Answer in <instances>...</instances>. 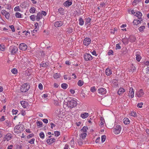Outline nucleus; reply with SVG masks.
<instances>
[{
  "instance_id": "nucleus-15",
  "label": "nucleus",
  "mask_w": 149,
  "mask_h": 149,
  "mask_svg": "<svg viewBox=\"0 0 149 149\" xmlns=\"http://www.w3.org/2000/svg\"><path fill=\"white\" fill-rule=\"evenodd\" d=\"M20 103L22 106L24 108H27L29 105L28 103L27 102L25 101H22L20 102Z\"/></svg>"
},
{
  "instance_id": "nucleus-45",
  "label": "nucleus",
  "mask_w": 149,
  "mask_h": 149,
  "mask_svg": "<svg viewBox=\"0 0 149 149\" xmlns=\"http://www.w3.org/2000/svg\"><path fill=\"white\" fill-rule=\"evenodd\" d=\"M104 123V119L103 118H101V122L100 125V126L101 127H102L103 126Z\"/></svg>"
},
{
  "instance_id": "nucleus-10",
  "label": "nucleus",
  "mask_w": 149,
  "mask_h": 149,
  "mask_svg": "<svg viewBox=\"0 0 149 149\" xmlns=\"http://www.w3.org/2000/svg\"><path fill=\"white\" fill-rule=\"evenodd\" d=\"M19 48L20 49L25 51L26 49L27 46L26 44L22 43L19 45Z\"/></svg>"
},
{
  "instance_id": "nucleus-14",
  "label": "nucleus",
  "mask_w": 149,
  "mask_h": 149,
  "mask_svg": "<svg viewBox=\"0 0 149 149\" xmlns=\"http://www.w3.org/2000/svg\"><path fill=\"white\" fill-rule=\"evenodd\" d=\"M63 24V22L61 21H58L56 22L54 24V26L55 27H59L62 26Z\"/></svg>"
},
{
  "instance_id": "nucleus-34",
  "label": "nucleus",
  "mask_w": 149,
  "mask_h": 149,
  "mask_svg": "<svg viewBox=\"0 0 149 149\" xmlns=\"http://www.w3.org/2000/svg\"><path fill=\"white\" fill-rule=\"evenodd\" d=\"M88 129V128L87 127L84 126L81 130V131L82 132H86Z\"/></svg>"
},
{
  "instance_id": "nucleus-39",
  "label": "nucleus",
  "mask_w": 149,
  "mask_h": 149,
  "mask_svg": "<svg viewBox=\"0 0 149 149\" xmlns=\"http://www.w3.org/2000/svg\"><path fill=\"white\" fill-rule=\"evenodd\" d=\"M136 59L137 61H140V60L141 59V56L138 54H136Z\"/></svg>"
},
{
  "instance_id": "nucleus-22",
  "label": "nucleus",
  "mask_w": 149,
  "mask_h": 149,
  "mask_svg": "<svg viewBox=\"0 0 149 149\" xmlns=\"http://www.w3.org/2000/svg\"><path fill=\"white\" fill-rule=\"evenodd\" d=\"M89 116L88 113L86 112H84L82 113L81 115V116L84 119L87 118Z\"/></svg>"
},
{
  "instance_id": "nucleus-29",
  "label": "nucleus",
  "mask_w": 149,
  "mask_h": 149,
  "mask_svg": "<svg viewBox=\"0 0 149 149\" xmlns=\"http://www.w3.org/2000/svg\"><path fill=\"white\" fill-rule=\"evenodd\" d=\"M16 18H22V15L18 12H16L15 14Z\"/></svg>"
},
{
  "instance_id": "nucleus-56",
  "label": "nucleus",
  "mask_w": 149,
  "mask_h": 149,
  "mask_svg": "<svg viewBox=\"0 0 149 149\" xmlns=\"http://www.w3.org/2000/svg\"><path fill=\"white\" fill-rule=\"evenodd\" d=\"M21 113L22 115L23 116H24L26 114V112L24 110H22L21 111Z\"/></svg>"
},
{
  "instance_id": "nucleus-55",
  "label": "nucleus",
  "mask_w": 149,
  "mask_h": 149,
  "mask_svg": "<svg viewBox=\"0 0 149 149\" xmlns=\"http://www.w3.org/2000/svg\"><path fill=\"white\" fill-rule=\"evenodd\" d=\"M113 53V51L112 50H109L108 51V55H110L112 54Z\"/></svg>"
},
{
  "instance_id": "nucleus-52",
  "label": "nucleus",
  "mask_w": 149,
  "mask_h": 149,
  "mask_svg": "<svg viewBox=\"0 0 149 149\" xmlns=\"http://www.w3.org/2000/svg\"><path fill=\"white\" fill-rule=\"evenodd\" d=\"M18 112V110H16L13 109L12 110V112L13 115L16 114Z\"/></svg>"
},
{
  "instance_id": "nucleus-24",
  "label": "nucleus",
  "mask_w": 149,
  "mask_h": 149,
  "mask_svg": "<svg viewBox=\"0 0 149 149\" xmlns=\"http://www.w3.org/2000/svg\"><path fill=\"white\" fill-rule=\"evenodd\" d=\"M142 14L139 11L136 12L135 16L137 17L138 19H141L142 16Z\"/></svg>"
},
{
  "instance_id": "nucleus-12",
  "label": "nucleus",
  "mask_w": 149,
  "mask_h": 149,
  "mask_svg": "<svg viewBox=\"0 0 149 149\" xmlns=\"http://www.w3.org/2000/svg\"><path fill=\"white\" fill-rule=\"evenodd\" d=\"M12 137V135L10 133H8L5 136L4 140L8 141L11 139Z\"/></svg>"
},
{
  "instance_id": "nucleus-60",
  "label": "nucleus",
  "mask_w": 149,
  "mask_h": 149,
  "mask_svg": "<svg viewBox=\"0 0 149 149\" xmlns=\"http://www.w3.org/2000/svg\"><path fill=\"white\" fill-rule=\"evenodd\" d=\"M5 8L7 9H10L11 8V7L9 5L7 4L5 6Z\"/></svg>"
},
{
  "instance_id": "nucleus-27",
  "label": "nucleus",
  "mask_w": 149,
  "mask_h": 149,
  "mask_svg": "<svg viewBox=\"0 0 149 149\" xmlns=\"http://www.w3.org/2000/svg\"><path fill=\"white\" fill-rule=\"evenodd\" d=\"M35 26L36 28L33 30V33H35V32H36L39 29V26H38V23H35Z\"/></svg>"
},
{
  "instance_id": "nucleus-1",
  "label": "nucleus",
  "mask_w": 149,
  "mask_h": 149,
  "mask_svg": "<svg viewBox=\"0 0 149 149\" xmlns=\"http://www.w3.org/2000/svg\"><path fill=\"white\" fill-rule=\"evenodd\" d=\"M67 106L68 107L72 108L76 106L77 102L76 100L71 99L68 100L67 102Z\"/></svg>"
},
{
  "instance_id": "nucleus-17",
  "label": "nucleus",
  "mask_w": 149,
  "mask_h": 149,
  "mask_svg": "<svg viewBox=\"0 0 149 149\" xmlns=\"http://www.w3.org/2000/svg\"><path fill=\"white\" fill-rule=\"evenodd\" d=\"M142 21V20L140 19H139V20L134 19L133 22V23L134 25H137L139 24H141Z\"/></svg>"
},
{
  "instance_id": "nucleus-18",
  "label": "nucleus",
  "mask_w": 149,
  "mask_h": 149,
  "mask_svg": "<svg viewBox=\"0 0 149 149\" xmlns=\"http://www.w3.org/2000/svg\"><path fill=\"white\" fill-rule=\"evenodd\" d=\"M87 134L86 132H81L79 134V136L80 138L81 139H84L86 137Z\"/></svg>"
},
{
  "instance_id": "nucleus-48",
  "label": "nucleus",
  "mask_w": 149,
  "mask_h": 149,
  "mask_svg": "<svg viewBox=\"0 0 149 149\" xmlns=\"http://www.w3.org/2000/svg\"><path fill=\"white\" fill-rule=\"evenodd\" d=\"M143 102L139 103L137 105V107L139 108H141L142 107V106L143 105Z\"/></svg>"
},
{
  "instance_id": "nucleus-5",
  "label": "nucleus",
  "mask_w": 149,
  "mask_h": 149,
  "mask_svg": "<svg viewBox=\"0 0 149 149\" xmlns=\"http://www.w3.org/2000/svg\"><path fill=\"white\" fill-rule=\"evenodd\" d=\"M9 50L12 54H14L17 51L18 48L15 46H11L9 48Z\"/></svg>"
},
{
  "instance_id": "nucleus-38",
  "label": "nucleus",
  "mask_w": 149,
  "mask_h": 149,
  "mask_svg": "<svg viewBox=\"0 0 149 149\" xmlns=\"http://www.w3.org/2000/svg\"><path fill=\"white\" fill-rule=\"evenodd\" d=\"M122 41L124 44H127L128 43V40L127 38H124L122 39Z\"/></svg>"
},
{
  "instance_id": "nucleus-36",
  "label": "nucleus",
  "mask_w": 149,
  "mask_h": 149,
  "mask_svg": "<svg viewBox=\"0 0 149 149\" xmlns=\"http://www.w3.org/2000/svg\"><path fill=\"white\" fill-rule=\"evenodd\" d=\"M79 24L81 26L83 25L84 23V21L81 18H80L79 19Z\"/></svg>"
},
{
  "instance_id": "nucleus-23",
  "label": "nucleus",
  "mask_w": 149,
  "mask_h": 149,
  "mask_svg": "<svg viewBox=\"0 0 149 149\" xmlns=\"http://www.w3.org/2000/svg\"><path fill=\"white\" fill-rule=\"evenodd\" d=\"M125 90L124 89L122 88H120L118 92V93L120 95L122 94L123 93L125 92Z\"/></svg>"
},
{
  "instance_id": "nucleus-49",
  "label": "nucleus",
  "mask_w": 149,
  "mask_h": 149,
  "mask_svg": "<svg viewBox=\"0 0 149 149\" xmlns=\"http://www.w3.org/2000/svg\"><path fill=\"white\" fill-rule=\"evenodd\" d=\"M54 135L56 136H58L60 134V132L58 131H55Z\"/></svg>"
},
{
  "instance_id": "nucleus-32",
  "label": "nucleus",
  "mask_w": 149,
  "mask_h": 149,
  "mask_svg": "<svg viewBox=\"0 0 149 149\" xmlns=\"http://www.w3.org/2000/svg\"><path fill=\"white\" fill-rule=\"evenodd\" d=\"M145 26H141L138 28V30L139 31L142 32L143 31L144 29H145Z\"/></svg>"
},
{
  "instance_id": "nucleus-13",
  "label": "nucleus",
  "mask_w": 149,
  "mask_h": 149,
  "mask_svg": "<svg viewBox=\"0 0 149 149\" xmlns=\"http://www.w3.org/2000/svg\"><path fill=\"white\" fill-rule=\"evenodd\" d=\"M134 91L132 88H131L129 89V97L132 98L134 97Z\"/></svg>"
},
{
  "instance_id": "nucleus-28",
  "label": "nucleus",
  "mask_w": 149,
  "mask_h": 149,
  "mask_svg": "<svg viewBox=\"0 0 149 149\" xmlns=\"http://www.w3.org/2000/svg\"><path fill=\"white\" fill-rule=\"evenodd\" d=\"M123 122L125 124H128L130 123V120L127 118H125L123 119Z\"/></svg>"
},
{
  "instance_id": "nucleus-31",
  "label": "nucleus",
  "mask_w": 149,
  "mask_h": 149,
  "mask_svg": "<svg viewBox=\"0 0 149 149\" xmlns=\"http://www.w3.org/2000/svg\"><path fill=\"white\" fill-rule=\"evenodd\" d=\"M64 9L62 8H60L58 9V12L61 15L64 14Z\"/></svg>"
},
{
  "instance_id": "nucleus-40",
  "label": "nucleus",
  "mask_w": 149,
  "mask_h": 149,
  "mask_svg": "<svg viewBox=\"0 0 149 149\" xmlns=\"http://www.w3.org/2000/svg\"><path fill=\"white\" fill-rule=\"evenodd\" d=\"M14 10L15 11H21V9L19 6H16L14 9Z\"/></svg>"
},
{
  "instance_id": "nucleus-3",
  "label": "nucleus",
  "mask_w": 149,
  "mask_h": 149,
  "mask_svg": "<svg viewBox=\"0 0 149 149\" xmlns=\"http://www.w3.org/2000/svg\"><path fill=\"white\" fill-rule=\"evenodd\" d=\"M30 88L28 84L26 83L23 84L21 87L20 90L22 92H25L27 91Z\"/></svg>"
},
{
  "instance_id": "nucleus-62",
  "label": "nucleus",
  "mask_w": 149,
  "mask_h": 149,
  "mask_svg": "<svg viewBox=\"0 0 149 149\" xmlns=\"http://www.w3.org/2000/svg\"><path fill=\"white\" fill-rule=\"evenodd\" d=\"M4 45H1V47H0V50L3 51L4 50Z\"/></svg>"
},
{
  "instance_id": "nucleus-43",
  "label": "nucleus",
  "mask_w": 149,
  "mask_h": 149,
  "mask_svg": "<svg viewBox=\"0 0 149 149\" xmlns=\"http://www.w3.org/2000/svg\"><path fill=\"white\" fill-rule=\"evenodd\" d=\"M129 40L132 42H133L135 41V38L133 36H131L129 38Z\"/></svg>"
},
{
  "instance_id": "nucleus-16",
  "label": "nucleus",
  "mask_w": 149,
  "mask_h": 149,
  "mask_svg": "<svg viewBox=\"0 0 149 149\" xmlns=\"http://www.w3.org/2000/svg\"><path fill=\"white\" fill-rule=\"evenodd\" d=\"M72 4V0H68L63 3V5L65 6L69 7Z\"/></svg>"
},
{
  "instance_id": "nucleus-37",
  "label": "nucleus",
  "mask_w": 149,
  "mask_h": 149,
  "mask_svg": "<svg viewBox=\"0 0 149 149\" xmlns=\"http://www.w3.org/2000/svg\"><path fill=\"white\" fill-rule=\"evenodd\" d=\"M61 86L63 88L65 89L68 87V85L65 83H63L61 84Z\"/></svg>"
},
{
  "instance_id": "nucleus-6",
  "label": "nucleus",
  "mask_w": 149,
  "mask_h": 149,
  "mask_svg": "<svg viewBox=\"0 0 149 149\" xmlns=\"http://www.w3.org/2000/svg\"><path fill=\"white\" fill-rule=\"evenodd\" d=\"M1 14L4 15L5 18L7 19H9L10 18V14L5 10H2L1 11Z\"/></svg>"
},
{
  "instance_id": "nucleus-51",
  "label": "nucleus",
  "mask_w": 149,
  "mask_h": 149,
  "mask_svg": "<svg viewBox=\"0 0 149 149\" xmlns=\"http://www.w3.org/2000/svg\"><path fill=\"white\" fill-rule=\"evenodd\" d=\"M106 137L105 135L102 136L101 137V141L102 142H104L106 140Z\"/></svg>"
},
{
  "instance_id": "nucleus-61",
  "label": "nucleus",
  "mask_w": 149,
  "mask_h": 149,
  "mask_svg": "<svg viewBox=\"0 0 149 149\" xmlns=\"http://www.w3.org/2000/svg\"><path fill=\"white\" fill-rule=\"evenodd\" d=\"M105 4L104 3L102 2L101 3L100 7H104V5Z\"/></svg>"
},
{
  "instance_id": "nucleus-59",
  "label": "nucleus",
  "mask_w": 149,
  "mask_h": 149,
  "mask_svg": "<svg viewBox=\"0 0 149 149\" xmlns=\"http://www.w3.org/2000/svg\"><path fill=\"white\" fill-rule=\"evenodd\" d=\"M10 27L12 30V31L13 32H14L15 31L14 27L13 25H12L10 26Z\"/></svg>"
},
{
  "instance_id": "nucleus-4",
  "label": "nucleus",
  "mask_w": 149,
  "mask_h": 149,
  "mask_svg": "<svg viewBox=\"0 0 149 149\" xmlns=\"http://www.w3.org/2000/svg\"><path fill=\"white\" fill-rule=\"evenodd\" d=\"M121 130V126L119 125H117L113 129L114 133L115 134H118L120 132Z\"/></svg>"
},
{
  "instance_id": "nucleus-8",
  "label": "nucleus",
  "mask_w": 149,
  "mask_h": 149,
  "mask_svg": "<svg viewBox=\"0 0 149 149\" xmlns=\"http://www.w3.org/2000/svg\"><path fill=\"white\" fill-rule=\"evenodd\" d=\"M91 42V40L90 38H86L84 39L83 41V44L85 46L88 45Z\"/></svg>"
},
{
  "instance_id": "nucleus-47",
  "label": "nucleus",
  "mask_w": 149,
  "mask_h": 149,
  "mask_svg": "<svg viewBox=\"0 0 149 149\" xmlns=\"http://www.w3.org/2000/svg\"><path fill=\"white\" fill-rule=\"evenodd\" d=\"M30 18L32 21H34L35 20V16L34 15H32L30 16Z\"/></svg>"
},
{
  "instance_id": "nucleus-21",
  "label": "nucleus",
  "mask_w": 149,
  "mask_h": 149,
  "mask_svg": "<svg viewBox=\"0 0 149 149\" xmlns=\"http://www.w3.org/2000/svg\"><path fill=\"white\" fill-rule=\"evenodd\" d=\"M91 21V19L90 18L88 17L86 18L85 22V25L88 26L90 24Z\"/></svg>"
},
{
  "instance_id": "nucleus-2",
  "label": "nucleus",
  "mask_w": 149,
  "mask_h": 149,
  "mask_svg": "<svg viewBox=\"0 0 149 149\" xmlns=\"http://www.w3.org/2000/svg\"><path fill=\"white\" fill-rule=\"evenodd\" d=\"M24 129L23 125L22 124H19L16 126L14 129V132L15 133L18 134L20 133Z\"/></svg>"
},
{
  "instance_id": "nucleus-50",
  "label": "nucleus",
  "mask_w": 149,
  "mask_h": 149,
  "mask_svg": "<svg viewBox=\"0 0 149 149\" xmlns=\"http://www.w3.org/2000/svg\"><path fill=\"white\" fill-rule=\"evenodd\" d=\"M35 140V139H32L28 141V142L30 144H33L34 143Z\"/></svg>"
},
{
  "instance_id": "nucleus-7",
  "label": "nucleus",
  "mask_w": 149,
  "mask_h": 149,
  "mask_svg": "<svg viewBox=\"0 0 149 149\" xmlns=\"http://www.w3.org/2000/svg\"><path fill=\"white\" fill-rule=\"evenodd\" d=\"M84 59L86 61H90L93 59L92 56L89 54L86 53L84 55Z\"/></svg>"
},
{
  "instance_id": "nucleus-9",
  "label": "nucleus",
  "mask_w": 149,
  "mask_h": 149,
  "mask_svg": "<svg viewBox=\"0 0 149 149\" xmlns=\"http://www.w3.org/2000/svg\"><path fill=\"white\" fill-rule=\"evenodd\" d=\"M144 94L143 90L140 89L137 91L136 93V95L139 97H142Z\"/></svg>"
},
{
  "instance_id": "nucleus-11",
  "label": "nucleus",
  "mask_w": 149,
  "mask_h": 149,
  "mask_svg": "<svg viewBox=\"0 0 149 149\" xmlns=\"http://www.w3.org/2000/svg\"><path fill=\"white\" fill-rule=\"evenodd\" d=\"M98 93L101 95H104L107 93V91L105 89L102 88H101L98 89Z\"/></svg>"
},
{
  "instance_id": "nucleus-25",
  "label": "nucleus",
  "mask_w": 149,
  "mask_h": 149,
  "mask_svg": "<svg viewBox=\"0 0 149 149\" xmlns=\"http://www.w3.org/2000/svg\"><path fill=\"white\" fill-rule=\"evenodd\" d=\"M106 74L107 75L109 76L112 74V71L110 69L107 68L106 70Z\"/></svg>"
},
{
  "instance_id": "nucleus-57",
  "label": "nucleus",
  "mask_w": 149,
  "mask_h": 149,
  "mask_svg": "<svg viewBox=\"0 0 149 149\" xmlns=\"http://www.w3.org/2000/svg\"><path fill=\"white\" fill-rule=\"evenodd\" d=\"M139 0H135L132 3L133 5H135L137 3L139 2Z\"/></svg>"
},
{
  "instance_id": "nucleus-63",
  "label": "nucleus",
  "mask_w": 149,
  "mask_h": 149,
  "mask_svg": "<svg viewBox=\"0 0 149 149\" xmlns=\"http://www.w3.org/2000/svg\"><path fill=\"white\" fill-rule=\"evenodd\" d=\"M41 13H42V15H43L44 16L46 15L47 14L44 11H42Z\"/></svg>"
},
{
  "instance_id": "nucleus-19",
  "label": "nucleus",
  "mask_w": 149,
  "mask_h": 149,
  "mask_svg": "<svg viewBox=\"0 0 149 149\" xmlns=\"http://www.w3.org/2000/svg\"><path fill=\"white\" fill-rule=\"evenodd\" d=\"M42 13H38L37 15L36 16V19L37 21H38L40 19L42 18Z\"/></svg>"
},
{
  "instance_id": "nucleus-33",
  "label": "nucleus",
  "mask_w": 149,
  "mask_h": 149,
  "mask_svg": "<svg viewBox=\"0 0 149 149\" xmlns=\"http://www.w3.org/2000/svg\"><path fill=\"white\" fill-rule=\"evenodd\" d=\"M36 9V8L33 7H32L29 10V12L31 13H35Z\"/></svg>"
},
{
  "instance_id": "nucleus-20",
  "label": "nucleus",
  "mask_w": 149,
  "mask_h": 149,
  "mask_svg": "<svg viewBox=\"0 0 149 149\" xmlns=\"http://www.w3.org/2000/svg\"><path fill=\"white\" fill-rule=\"evenodd\" d=\"M55 141V139L54 138H51L47 139L46 141V142L48 144H51L52 143L54 142Z\"/></svg>"
},
{
  "instance_id": "nucleus-44",
  "label": "nucleus",
  "mask_w": 149,
  "mask_h": 149,
  "mask_svg": "<svg viewBox=\"0 0 149 149\" xmlns=\"http://www.w3.org/2000/svg\"><path fill=\"white\" fill-rule=\"evenodd\" d=\"M60 74L56 73L54 74V78L55 79H56L60 77Z\"/></svg>"
},
{
  "instance_id": "nucleus-26",
  "label": "nucleus",
  "mask_w": 149,
  "mask_h": 149,
  "mask_svg": "<svg viewBox=\"0 0 149 149\" xmlns=\"http://www.w3.org/2000/svg\"><path fill=\"white\" fill-rule=\"evenodd\" d=\"M28 3L26 2H24L22 3L20 5V6L23 8H25L27 6Z\"/></svg>"
},
{
  "instance_id": "nucleus-41",
  "label": "nucleus",
  "mask_w": 149,
  "mask_h": 149,
  "mask_svg": "<svg viewBox=\"0 0 149 149\" xmlns=\"http://www.w3.org/2000/svg\"><path fill=\"white\" fill-rule=\"evenodd\" d=\"M130 115L134 117H136V113L134 111H132L130 113Z\"/></svg>"
},
{
  "instance_id": "nucleus-30",
  "label": "nucleus",
  "mask_w": 149,
  "mask_h": 149,
  "mask_svg": "<svg viewBox=\"0 0 149 149\" xmlns=\"http://www.w3.org/2000/svg\"><path fill=\"white\" fill-rule=\"evenodd\" d=\"M36 123L38 127H42V122L37 121Z\"/></svg>"
},
{
  "instance_id": "nucleus-35",
  "label": "nucleus",
  "mask_w": 149,
  "mask_h": 149,
  "mask_svg": "<svg viewBox=\"0 0 149 149\" xmlns=\"http://www.w3.org/2000/svg\"><path fill=\"white\" fill-rule=\"evenodd\" d=\"M84 84V82L83 81L81 80H79L78 81L77 83L78 85L80 86H82Z\"/></svg>"
},
{
  "instance_id": "nucleus-42",
  "label": "nucleus",
  "mask_w": 149,
  "mask_h": 149,
  "mask_svg": "<svg viewBox=\"0 0 149 149\" xmlns=\"http://www.w3.org/2000/svg\"><path fill=\"white\" fill-rule=\"evenodd\" d=\"M11 72L14 74H16L17 73V70L16 69L14 68L11 70Z\"/></svg>"
},
{
  "instance_id": "nucleus-64",
  "label": "nucleus",
  "mask_w": 149,
  "mask_h": 149,
  "mask_svg": "<svg viewBox=\"0 0 149 149\" xmlns=\"http://www.w3.org/2000/svg\"><path fill=\"white\" fill-rule=\"evenodd\" d=\"M42 121L45 123H48V120L46 119H43Z\"/></svg>"
},
{
  "instance_id": "nucleus-54",
  "label": "nucleus",
  "mask_w": 149,
  "mask_h": 149,
  "mask_svg": "<svg viewBox=\"0 0 149 149\" xmlns=\"http://www.w3.org/2000/svg\"><path fill=\"white\" fill-rule=\"evenodd\" d=\"M40 65L42 67H45L47 65V64L46 63H43L40 64Z\"/></svg>"
},
{
  "instance_id": "nucleus-46",
  "label": "nucleus",
  "mask_w": 149,
  "mask_h": 149,
  "mask_svg": "<svg viewBox=\"0 0 149 149\" xmlns=\"http://www.w3.org/2000/svg\"><path fill=\"white\" fill-rule=\"evenodd\" d=\"M39 136L40 138L42 139H43L45 137V134L43 132H41L39 134Z\"/></svg>"
},
{
  "instance_id": "nucleus-53",
  "label": "nucleus",
  "mask_w": 149,
  "mask_h": 149,
  "mask_svg": "<svg viewBox=\"0 0 149 149\" xmlns=\"http://www.w3.org/2000/svg\"><path fill=\"white\" fill-rule=\"evenodd\" d=\"M91 91L92 92H94L96 91V89L95 87H93L91 88Z\"/></svg>"
},
{
  "instance_id": "nucleus-58",
  "label": "nucleus",
  "mask_w": 149,
  "mask_h": 149,
  "mask_svg": "<svg viewBox=\"0 0 149 149\" xmlns=\"http://www.w3.org/2000/svg\"><path fill=\"white\" fill-rule=\"evenodd\" d=\"M38 88L40 90H42L43 88V86L41 83L38 85Z\"/></svg>"
}]
</instances>
